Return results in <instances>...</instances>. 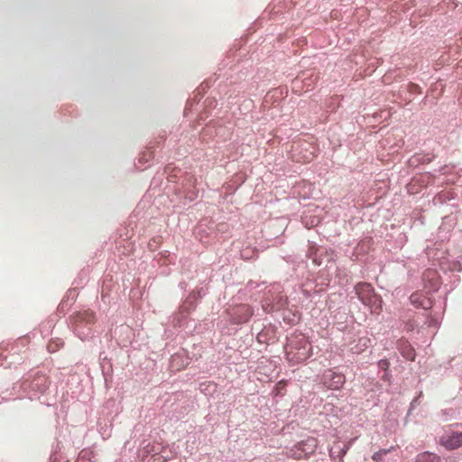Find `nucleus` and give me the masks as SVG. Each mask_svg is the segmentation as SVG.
I'll use <instances>...</instances> for the list:
<instances>
[{"label":"nucleus","mask_w":462,"mask_h":462,"mask_svg":"<svg viewBox=\"0 0 462 462\" xmlns=\"http://www.w3.org/2000/svg\"><path fill=\"white\" fill-rule=\"evenodd\" d=\"M48 349H49V351H51V352H52V351H55V350H56L55 346H53V343H50V344L48 345Z\"/></svg>","instance_id":"obj_15"},{"label":"nucleus","mask_w":462,"mask_h":462,"mask_svg":"<svg viewBox=\"0 0 462 462\" xmlns=\"http://www.w3.org/2000/svg\"><path fill=\"white\" fill-rule=\"evenodd\" d=\"M392 449H393V448H388V449H381L377 452H375L373 456H372V459L374 461V462H382L383 457L385 455H387Z\"/></svg>","instance_id":"obj_13"},{"label":"nucleus","mask_w":462,"mask_h":462,"mask_svg":"<svg viewBox=\"0 0 462 462\" xmlns=\"http://www.w3.org/2000/svg\"><path fill=\"white\" fill-rule=\"evenodd\" d=\"M287 359L293 363H300L310 356V344L303 335L292 336L285 346Z\"/></svg>","instance_id":"obj_1"},{"label":"nucleus","mask_w":462,"mask_h":462,"mask_svg":"<svg viewBox=\"0 0 462 462\" xmlns=\"http://www.w3.org/2000/svg\"><path fill=\"white\" fill-rule=\"evenodd\" d=\"M346 382L345 376L342 374H338L333 371H328L323 375L324 384L332 390L340 389Z\"/></svg>","instance_id":"obj_4"},{"label":"nucleus","mask_w":462,"mask_h":462,"mask_svg":"<svg viewBox=\"0 0 462 462\" xmlns=\"http://www.w3.org/2000/svg\"><path fill=\"white\" fill-rule=\"evenodd\" d=\"M411 302L417 308H422L424 310L430 309L432 306L431 300L427 297L424 293L417 291L411 295Z\"/></svg>","instance_id":"obj_7"},{"label":"nucleus","mask_w":462,"mask_h":462,"mask_svg":"<svg viewBox=\"0 0 462 462\" xmlns=\"http://www.w3.org/2000/svg\"><path fill=\"white\" fill-rule=\"evenodd\" d=\"M431 273H433V274H434V272H432V271H429V272H428V274H431Z\"/></svg>","instance_id":"obj_16"},{"label":"nucleus","mask_w":462,"mask_h":462,"mask_svg":"<svg viewBox=\"0 0 462 462\" xmlns=\"http://www.w3.org/2000/svg\"><path fill=\"white\" fill-rule=\"evenodd\" d=\"M95 454L90 449H83L79 454V457L76 460V462H92V459L94 458Z\"/></svg>","instance_id":"obj_10"},{"label":"nucleus","mask_w":462,"mask_h":462,"mask_svg":"<svg viewBox=\"0 0 462 462\" xmlns=\"http://www.w3.org/2000/svg\"><path fill=\"white\" fill-rule=\"evenodd\" d=\"M177 457L176 451H171V450L167 451L165 449V450H162V453L159 455L158 460L162 459L163 462H165V461L171 459L173 457Z\"/></svg>","instance_id":"obj_12"},{"label":"nucleus","mask_w":462,"mask_h":462,"mask_svg":"<svg viewBox=\"0 0 462 462\" xmlns=\"http://www.w3.org/2000/svg\"><path fill=\"white\" fill-rule=\"evenodd\" d=\"M416 462H440V457L436 454L424 452L417 457Z\"/></svg>","instance_id":"obj_9"},{"label":"nucleus","mask_w":462,"mask_h":462,"mask_svg":"<svg viewBox=\"0 0 462 462\" xmlns=\"http://www.w3.org/2000/svg\"><path fill=\"white\" fill-rule=\"evenodd\" d=\"M440 444L448 449H456L462 446V432H451L443 435Z\"/></svg>","instance_id":"obj_5"},{"label":"nucleus","mask_w":462,"mask_h":462,"mask_svg":"<svg viewBox=\"0 0 462 462\" xmlns=\"http://www.w3.org/2000/svg\"><path fill=\"white\" fill-rule=\"evenodd\" d=\"M379 365L382 368H386L388 366V362L386 360H381L379 362Z\"/></svg>","instance_id":"obj_14"},{"label":"nucleus","mask_w":462,"mask_h":462,"mask_svg":"<svg viewBox=\"0 0 462 462\" xmlns=\"http://www.w3.org/2000/svg\"><path fill=\"white\" fill-rule=\"evenodd\" d=\"M402 356L408 360L415 359V352L410 345H405L402 349Z\"/></svg>","instance_id":"obj_11"},{"label":"nucleus","mask_w":462,"mask_h":462,"mask_svg":"<svg viewBox=\"0 0 462 462\" xmlns=\"http://www.w3.org/2000/svg\"><path fill=\"white\" fill-rule=\"evenodd\" d=\"M76 322L82 323H92L95 319V315L92 311L87 310L82 313H79L75 316Z\"/></svg>","instance_id":"obj_8"},{"label":"nucleus","mask_w":462,"mask_h":462,"mask_svg":"<svg viewBox=\"0 0 462 462\" xmlns=\"http://www.w3.org/2000/svg\"><path fill=\"white\" fill-rule=\"evenodd\" d=\"M318 447V439L314 437L298 442L287 451V456L294 459H303L315 453Z\"/></svg>","instance_id":"obj_3"},{"label":"nucleus","mask_w":462,"mask_h":462,"mask_svg":"<svg viewBox=\"0 0 462 462\" xmlns=\"http://www.w3.org/2000/svg\"><path fill=\"white\" fill-rule=\"evenodd\" d=\"M355 290L358 299L368 306L373 312L379 311L382 309V300L380 296L375 294L370 283L359 282Z\"/></svg>","instance_id":"obj_2"},{"label":"nucleus","mask_w":462,"mask_h":462,"mask_svg":"<svg viewBox=\"0 0 462 462\" xmlns=\"http://www.w3.org/2000/svg\"><path fill=\"white\" fill-rule=\"evenodd\" d=\"M252 315L253 310L251 307L245 304L236 306L232 310V317L236 323L248 321Z\"/></svg>","instance_id":"obj_6"}]
</instances>
